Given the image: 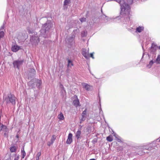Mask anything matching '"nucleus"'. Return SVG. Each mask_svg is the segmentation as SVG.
I'll use <instances>...</instances> for the list:
<instances>
[{
  "instance_id": "6",
  "label": "nucleus",
  "mask_w": 160,
  "mask_h": 160,
  "mask_svg": "<svg viewBox=\"0 0 160 160\" xmlns=\"http://www.w3.org/2000/svg\"><path fill=\"white\" fill-rule=\"evenodd\" d=\"M72 135L71 133H69L68 135V139L66 141V143L68 144H70L72 142Z\"/></svg>"
},
{
  "instance_id": "13",
  "label": "nucleus",
  "mask_w": 160,
  "mask_h": 160,
  "mask_svg": "<svg viewBox=\"0 0 160 160\" xmlns=\"http://www.w3.org/2000/svg\"><path fill=\"white\" fill-rule=\"evenodd\" d=\"M58 118L60 120H63L64 119V117L62 113H61L59 114L58 115Z\"/></svg>"
},
{
  "instance_id": "27",
  "label": "nucleus",
  "mask_w": 160,
  "mask_h": 160,
  "mask_svg": "<svg viewBox=\"0 0 160 160\" xmlns=\"http://www.w3.org/2000/svg\"><path fill=\"white\" fill-rule=\"evenodd\" d=\"M19 159V156H18L15 158L14 160H18Z\"/></svg>"
},
{
  "instance_id": "26",
  "label": "nucleus",
  "mask_w": 160,
  "mask_h": 160,
  "mask_svg": "<svg viewBox=\"0 0 160 160\" xmlns=\"http://www.w3.org/2000/svg\"><path fill=\"white\" fill-rule=\"evenodd\" d=\"M53 142H52L51 141V142H48L47 144L48 146H50L52 144H53Z\"/></svg>"
},
{
  "instance_id": "22",
  "label": "nucleus",
  "mask_w": 160,
  "mask_h": 160,
  "mask_svg": "<svg viewBox=\"0 0 160 160\" xmlns=\"http://www.w3.org/2000/svg\"><path fill=\"white\" fill-rule=\"evenodd\" d=\"M56 139V137L54 135H53L52 136V138L51 140V142L53 143L54 141H55V140Z\"/></svg>"
},
{
  "instance_id": "28",
  "label": "nucleus",
  "mask_w": 160,
  "mask_h": 160,
  "mask_svg": "<svg viewBox=\"0 0 160 160\" xmlns=\"http://www.w3.org/2000/svg\"><path fill=\"white\" fill-rule=\"evenodd\" d=\"M153 61L152 60H151V61H150V62H149V64L150 65H152L153 64Z\"/></svg>"
},
{
  "instance_id": "31",
  "label": "nucleus",
  "mask_w": 160,
  "mask_h": 160,
  "mask_svg": "<svg viewBox=\"0 0 160 160\" xmlns=\"http://www.w3.org/2000/svg\"><path fill=\"white\" fill-rule=\"evenodd\" d=\"M28 32L29 33H32V32L30 30L28 29Z\"/></svg>"
},
{
  "instance_id": "30",
  "label": "nucleus",
  "mask_w": 160,
  "mask_h": 160,
  "mask_svg": "<svg viewBox=\"0 0 160 160\" xmlns=\"http://www.w3.org/2000/svg\"><path fill=\"white\" fill-rule=\"evenodd\" d=\"M152 147H151V148L150 147V148H148V149H148V150H151L152 149Z\"/></svg>"
},
{
  "instance_id": "14",
  "label": "nucleus",
  "mask_w": 160,
  "mask_h": 160,
  "mask_svg": "<svg viewBox=\"0 0 160 160\" xmlns=\"http://www.w3.org/2000/svg\"><path fill=\"white\" fill-rule=\"evenodd\" d=\"M10 150L11 152H16L17 148L15 146H12L10 148Z\"/></svg>"
},
{
  "instance_id": "20",
  "label": "nucleus",
  "mask_w": 160,
  "mask_h": 160,
  "mask_svg": "<svg viewBox=\"0 0 160 160\" xmlns=\"http://www.w3.org/2000/svg\"><path fill=\"white\" fill-rule=\"evenodd\" d=\"M71 0H65L64 2V5L66 6L70 2Z\"/></svg>"
},
{
  "instance_id": "1",
  "label": "nucleus",
  "mask_w": 160,
  "mask_h": 160,
  "mask_svg": "<svg viewBox=\"0 0 160 160\" xmlns=\"http://www.w3.org/2000/svg\"><path fill=\"white\" fill-rule=\"evenodd\" d=\"M121 5V12H123L125 14H129L130 8L128 3H125L124 0H117Z\"/></svg>"
},
{
  "instance_id": "7",
  "label": "nucleus",
  "mask_w": 160,
  "mask_h": 160,
  "mask_svg": "<svg viewBox=\"0 0 160 160\" xmlns=\"http://www.w3.org/2000/svg\"><path fill=\"white\" fill-rule=\"evenodd\" d=\"M83 87L87 91L91 90L92 88V86H90L88 84H85Z\"/></svg>"
},
{
  "instance_id": "40",
  "label": "nucleus",
  "mask_w": 160,
  "mask_h": 160,
  "mask_svg": "<svg viewBox=\"0 0 160 160\" xmlns=\"http://www.w3.org/2000/svg\"><path fill=\"white\" fill-rule=\"evenodd\" d=\"M159 142H160V139L159 140Z\"/></svg>"
},
{
  "instance_id": "38",
  "label": "nucleus",
  "mask_w": 160,
  "mask_h": 160,
  "mask_svg": "<svg viewBox=\"0 0 160 160\" xmlns=\"http://www.w3.org/2000/svg\"><path fill=\"white\" fill-rule=\"evenodd\" d=\"M47 24H45V27H46L47 26Z\"/></svg>"
},
{
  "instance_id": "2",
  "label": "nucleus",
  "mask_w": 160,
  "mask_h": 160,
  "mask_svg": "<svg viewBox=\"0 0 160 160\" xmlns=\"http://www.w3.org/2000/svg\"><path fill=\"white\" fill-rule=\"evenodd\" d=\"M23 62V60H16L13 62V64L14 67H16L19 69V66L22 64Z\"/></svg>"
},
{
  "instance_id": "21",
  "label": "nucleus",
  "mask_w": 160,
  "mask_h": 160,
  "mask_svg": "<svg viewBox=\"0 0 160 160\" xmlns=\"http://www.w3.org/2000/svg\"><path fill=\"white\" fill-rule=\"evenodd\" d=\"M4 36V32L3 31L0 30V38H2Z\"/></svg>"
},
{
  "instance_id": "18",
  "label": "nucleus",
  "mask_w": 160,
  "mask_h": 160,
  "mask_svg": "<svg viewBox=\"0 0 160 160\" xmlns=\"http://www.w3.org/2000/svg\"><path fill=\"white\" fill-rule=\"evenodd\" d=\"M41 152H38L36 155V160H39V157L41 155Z\"/></svg>"
},
{
  "instance_id": "24",
  "label": "nucleus",
  "mask_w": 160,
  "mask_h": 160,
  "mask_svg": "<svg viewBox=\"0 0 160 160\" xmlns=\"http://www.w3.org/2000/svg\"><path fill=\"white\" fill-rule=\"evenodd\" d=\"M93 52L91 53L89 55V58L91 57L92 58L94 59V57H93Z\"/></svg>"
},
{
  "instance_id": "23",
  "label": "nucleus",
  "mask_w": 160,
  "mask_h": 160,
  "mask_svg": "<svg viewBox=\"0 0 160 160\" xmlns=\"http://www.w3.org/2000/svg\"><path fill=\"white\" fill-rule=\"evenodd\" d=\"M86 18H82L80 19V20L81 21V22H85L86 21Z\"/></svg>"
},
{
  "instance_id": "35",
  "label": "nucleus",
  "mask_w": 160,
  "mask_h": 160,
  "mask_svg": "<svg viewBox=\"0 0 160 160\" xmlns=\"http://www.w3.org/2000/svg\"><path fill=\"white\" fill-rule=\"evenodd\" d=\"M6 160H11V158H8V159H6Z\"/></svg>"
},
{
  "instance_id": "4",
  "label": "nucleus",
  "mask_w": 160,
  "mask_h": 160,
  "mask_svg": "<svg viewBox=\"0 0 160 160\" xmlns=\"http://www.w3.org/2000/svg\"><path fill=\"white\" fill-rule=\"evenodd\" d=\"M8 98L9 101L12 104H15V98L14 95L10 94L8 95Z\"/></svg>"
},
{
  "instance_id": "3",
  "label": "nucleus",
  "mask_w": 160,
  "mask_h": 160,
  "mask_svg": "<svg viewBox=\"0 0 160 160\" xmlns=\"http://www.w3.org/2000/svg\"><path fill=\"white\" fill-rule=\"evenodd\" d=\"M82 54L87 59L89 58V50L83 48L82 49Z\"/></svg>"
},
{
  "instance_id": "19",
  "label": "nucleus",
  "mask_w": 160,
  "mask_h": 160,
  "mask_svg": "<svg viewBox=\"0 0 160 160\" xmlns=\"http://www.w3.org/2000/svg\"><path fill=\"white\" fill-rule=\"evenodd\" d=\"M156 62L157 63L160 64V55L158 56L156 59Z\"/></svg>"
},
{
  "instance_id": "29",
  "label": "nucleus",
  "mask_w": 160,
  "mask_h": 160,
  "mask_svg": "<svg viewBox=\"0 0 160 160\" xmlns=\"http://www.w3.org/2000/svg\"><path fill=\"white\" fill-rule=\"evenodd\" d=\"M2 124L1 123H0V132L1 131L2 129Z\"/></svg>"
},
{
  "instance_id": "12",
  "label": "nucleus",
  "mask_w": 160,
  "mask_h": 160,
  "mask_svg": "<svg viewBox=\"0 0 160 160\" xmlns=\"http://www.w3.org/2000/svg\"><path fill=\"white\" fill-rule=\"evenodd\" d=\"M143 29L144 28L143 27L139 26L137 28L136 30L137 32H140L143 30Z\"/></svg>"
},
{
  "instance_id": "36",
  "label": "nucleus",
  "mask_w": 160,
  "mask_h": 160,
  "mask_svg": "<svg viewBox=\"0 0 160 160\" xmlns=\"http://www.w3.org/2000/svg\"><path fill=\"white\" fill-rule=\"evenodd\" d=\"M90 160H95V159H90Z\"/></svg>"
},
{
  "instance_id": "9",
  "label": "nucleus",
  "mask_w": 160,
  "mask_h": 160,
  "mask_svg": "<svg viewBox=\"0 0 160 160\" xmlns=\"http://www.w3.org/2000/svg\"><path fill=\"white\" fill-rule=\"evenodd\" d=\"M87 112V109H86L82 113V118L81 119V120L83 121L85 120V116Z\"/></svg>"
},
{
  "instance_id": "37",
  "label": "nucleus",
  "mask_w": 160,
  "mask_h": 160,
  "mask_svg": "<svg viewBox=\"0 0 160 160\" xmlns=\"http://www.w3.org/2000/svg\"><path fill=\"white\" fill-rule=\"evenodd\" d=\"M158 49H160V46L158 47Z\"/></svg>"
},
{
  "instance_id": "32",
  "label": "nucleus",
  "mask_w": 160,
  "mask_h": 160,
  "mask_svg": "<svg viewBox=\"0 0 160 160\" xmlns=\"http://www.w3.org/2000/svg\"><path fill=\"white\" fill-rule=\"evenodd\" d=\"M4 26H2V27H1V30H1V29H4Z\"/></svg>"
},
{
  "instance_id": "25",
  "label": "nucleus",
  "mask_w": 160,
  "mask_h": 160,
  "mask_svg": "<svg viewBox=\"0 0 160 160\" xmlns=\"http://www.w3.org/2000/svg\"><path fill=\"white\" fill-rule=\"evenodd\" d=\"M132 0H127V3L131 4H132Z\"/></svg>"
},
{
  "instance_id": "10",
  "label": "nucleus",
  "mask_w": 160,
  "mask_h": 160,
  "mask_svg": "<svg viewBox=\"0 0 160 160\" xmlns=\"http://www.w3.org/2000/svg\"><path fill=\"white\" fill-rule=\"evenodd\" d=\"M73 103L74 105L76 107H77L79 106V100L77 99L76 100H74L73 101Z\"/></svg>"
},
{
  "instance_id": "34",
  "label": "nucleus",
  "mask_w": 160,
  "mask_h": 160,
  "mask_svg": "<svg viewBox=\"0 0 160 160\" xmlns=\"http://www.w3.org/2000/svg\"><path fill=\"white\" fill-rule=\"evenodd\" d=\"M16 137H17V138H19V136H18V135H16Z\"/></svg>"
},
{
  "instance_id": "8",
  "label": "nucleus",
  "mask_w": 160,
  "mask_h": 160,
  "mask_svg": "<svg viewBox=\"0 0 160 160\" xmlns=\"http://www.w3.org/2000/svg\"><path fill=\"white\" fill-rule=\"evenodd\" d=\"M81 132L80 129H78L76 133V137L77 139H79L81 137Z\"/></svg>"
},
{
  "instance_id": "15",
  "label": "nucleus",
  "mask_w": 160,
  "mask_h": 160,
  "mask_svg": "<svg viewBox=\"0 0 160 160\" xmlns=\"http://www.w3.org/2000/svg\"><path fill=\"white\" fill-rule=\"evenodd\" d=\"M107 140L109 142H112L113 140L112 136L111 135H110L107 137Z\"/></svg>"
},
{
  "instance_id": "11",
  "label": "nucleus",
  "mask_w": 160,
  "mask_h": 160,
  "mask_svg": "<svg viewBox=\"0 0 160 160\" xmlns=\"http://www.w3.org/2000/svg\"><path fill=\"white\" fill-rule=\"evenodd\" d=\"M2 130L5 133L7 132H8V128L7 127L2 124ZM5 134V133H4V134Z\"/></svg>"
},
{
  "instance_id": "33",
  "label": "nucleus",
  "mask_w": 160,
  "mask_h": 160,
  "mask_svg": "<svg viewBox=\"0 0 160 160\" xmlns=\"http://www.w3.org/2000/svg\"><path fill=\"white\" fill-rule=\"evenodd\" d=\"M32 71H33L34 72V73H35V72H36V71H35V70L34 69H32Z\"/></svg>"
},
{
  "instance_id": "39",
  "label": "nucleus",
  "mask_w": 160,
  "mask_h": 160,
  "mask_svg": "<svg viewBox=\"0 0 160 160\" xmlns=\"http://www.w3.org/2000/svg\"><path fill=\"white\" fill-rule=\"evenodd\" d=\"M153 46H152V48H153Z\"/></svg>"
},
{
  "instance_id": "16",
  "label": "nucleus",
  "mask_w": 160,
  "mask_h": 160,
  "mask_svg": "<svg viewBox=\"0 0 160 160\" xmlns=\"http://www.w3.org/2000/svg\"><path fill=\"white\" fill-rule=\"evenodd\" d=\"M21 153L22 155V158H24V157L26 155V152L24 150V148H23V150H21Z\"/></svg>"
},
{
  "instance_id": "5",
  "label": "nucleus",
  "mask_w": 160,
  "mask_h": 160,
  "mask_svg": "<svg viewBox=\"0 0 160 160\" xmlns=\"http://www.w3.org/2000/svg\"><path fill=\"white\" fill-rule=\"evenodd\" d=\"M21 49L20 47L17 45H14L12 46L11 49L13 52H16Z\"/></svg>"
},
{
  "instance_id": "17",
  "label": "nucleus",
  "mask_w": 160,
  "mask_h": 160,
  "mask_svg": "<svg viewBox=\"0 0 160 160\" xmlns=\"http://www.w3.org/2000/svg\"><path fill=\"white\" fill-rule=\"evenodd\" d=\"M68 66H73V63L70 60H68Z\"/></svg>"
}]
</instances>
